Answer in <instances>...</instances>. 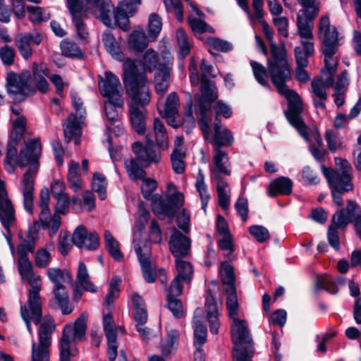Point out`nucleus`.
I'll use <instances>...</instances> for the list:
<instances>
[{
  "label": "nucleus",
  "mask_w": 361,
  "mask_h": 361,
  "mask_svg": "<svg viewBox=\"0 0 361 361\" xmlns=\"http://www.w3.org/2000/svg\"><path fill=\"white\" fill-rule=\"evenodd\" d=\"M39 225L37 221L29 227L27 232L22 231L18 233L20 243L17 246L18 261L17 267L21 279L23 282H27L31 286L29 290L28 297L35 295L36 298H41L39 291L42 288L41 276L36 274L33 270V265L27 255L32 253L35 245L39 240Z\"/></svg>",
  "instance_id": "1"
},
{
  "label": "nucleus",
  "mask_w": 361,
  "mask_h": 361,
  "mask_svg": "<svg viewBox=\"0 0 361 361\" xmlns=\"http://www.w3.org/2000/svg\"><path fill=\"white\" fill-rule=\"evenodd\" d=\"M123 82L129 98L128 105H149L151 94L146 74L139 73L135 61L130 59L123 63Z\"/></svg>",
  "instance_id": "2"
},
{
  "label": "nucleus",
  "mask_w": 361,
  "mask_h": 361,
  "mask_svg": "<svg viewBox=\"0 0 361 361\" xmlns=\"http://www.w3.org/2000/svg\"><path fill=\"white\" fill-rule=\"evenodd\" d=\"M141 180H142V194L145 200L151 202L154 214L161 219L166 216L173 219L177 210L183 205V194L175 191L173 194L167 195V200H165L161 195L153 193L157 188V182L154 179L145 177Z\"/></svg>",
  "instance_id": "3"
},
{
  "label": "nucleus",
  "mask_w": 361,
  "mask_h": 361,
  "mask_svg": "<svg viewBox=\"0 0 361 361\" xmlns=\"http://www.w3.org/2000/svg\"><path fill=\"white\" fill-rule=\"evenodd\" d=\"M301 6L296 16V25L300 37L302 39V51L311 56L314 51L313 38L314 20L321 9L319 0H295Z\"/></svg>",
  "instance_id": "4"
},
{
  "label": "nucleus",
  "mask_w": 361,
  "mask_h": 361,
  "mask_svg": "<svg viewBox=\"0 0 361 361\" xmlns=\"http://www.w3.org/2000/svg\"><path fill=\"white\" fill-rule=\"evenodd\" d=\"M335 164L337 167L336 170L324 166L322 167V170L331 188L334 203L341 208L343 199L341 195L353 189V169L350 164L346 159L336 157Z\"/></svg>",
  "instance_id": "5"
},
{
  "label": "nucleus",
  "mask_w": 361,
  "mask_h": 361,
  "mask_svg": "<svg viewBox=\"0 0 361 361\" xmlns=\"http://www.w3.org/2000/svg\"><path fill=\"white\" fill-rule=\"evenodd\" d=\"M317 37L322 42L326 68L331 72L336 71L338 60L334 57L339 43V34L336 27L331 24L328 14L322 16L319 22Z\"/></svg>",
  "instance_id": "6"
},
{
  "label": "nucleus",
  "mask_w": 361,
  "mask_h": 361,
  "mask_svg": "<svg viewBox=\"0 0 361 361\" xmlns=\"http://www.w3.org/2000/svg\"><path fill=\"white\" fill-rule=\"evenodd\" d=\"M270 51L267 68L271 82L278 91L286 87V82L291 79L290 66L285 47L271 44Z\"/></svg>",
  "instance_id": "7"
},
{
  "label": "nucleus",
  "mask_w": 361,
  "mask_h": 361,
  "mask_svg": "<svg viewBox=\"0 0 361 361\" xmlns=\"http://www.w3.org/2000/svg\"><path fill=\"white\" fill-rule=\"evenodd\" d=\"M87 317V313L83 312L73 324L65 326L59 344V361H71V357L76 355V351H71V343H78L85 338Z\"/></svg>",
  "instance_id": "8"
},
{
  "label": "nucleus",
  "mask_w": 361,
  "mask_h": 361,
  "mask_svg": "<svg viewBox=\"0 0 361 361\" xmlns=\"http://www.w3.org/2000/svg\"><path fill=\"white\" fill-rule=\"evenodd\" d=\"M283 96L288 101V111L286 117L289 123L305 140L308 139L307 126L305 124L300 114L302 111L303 105L300 95L294 90H290L288 86L277 91Z\"/></svg>",
  "instance_id": "9"
},
{
  "label": "nucleus",
  "mask_w": 361,
  "mask_h": 361,
  "mask_svg": "<svg viewBox=\"0 0 361 361\" xmlns=\"http://www.w3.org/2000/svg\"><path fill=\"white\" fill-rule=\"evenodd\" d=\"M56 326L51 317H45L40 323L38 330L39 342H33L31 350V361H49V348L51 335Z\"/></svg>",
  "instance_id": "10"
},
{
  "label": "nucleus",
  "mask_w": 361,
  "mask_h": 361,
  "mask_svg": "<svg viewBox=\"0 0 361 361\" xmlns=\"http://www.w3.org/2000/svg\"><path fill=\"white\" fill-rule=\"evenodd\" d=\"M87 3L97 6L99 11V18L107 27L117 25L124 31L129 30V13L118 8L114 12V6L110 0H87Z\"/></svg>",
  "instance_id": "11"
},
{
  "label": "nucleus",
  "mask_w": 361,
  "mask_h": 361,
  "mask_svg": "<svg viewBox=\"0 0 361 361\" xmlns=\"http://www.w3.org/2000/svg\"><path fill=\"white\" fill-rule=\"evenodd\" d=\"M6 91L9 95L15 97H21L20 100H24L25 98L33 95L36 90L31 85V75L28 71L21 73L8 72L6 75Z\"/></svg>",
  "instance_id": "12"
},
{
  "label": "nucleus",
  "mask_w": 361,
  "mask_h": 361,
  "mask_svg": "<svg viewBox=\"0 0 361 361\" xmlns=\"http://www.w3.org/2000/svg\"><path fill=\"white\" fill-rule=\"evenodd\" d=\"M105 78L99 79V87L105 100L123 107V88L119 78L110 71L105 72Z\"/></svg>",
  "instance_id": "13"
},
{
  "label": "nucleus",
  "mask_w": 361,
  "mask_h": 361,
  "mask_svg": "<svg viewBox=\"0 0 361 361\" xmlns=\"http://www.w3.org/2000/svg\"><path fill=\"white\" fill-rule=\"evenodd\" d=\"M85 1V4L79 0L67 1V6L72 16L73 23L77 29L79 37L81 39H86L88 36L83 20L87 18L88 13L94 12V10L97 8V6H92V4L87 3V0Z\"/></svg>",
  "instance_id": "14"
},
{
  "label": "nucleus",
  "mask_w": 361,
  "mask_h": 361,
  "mask_svg": "<svg viewBox=\"0 0 361 361\" xmlns=\"http://www.w3.org/2000/svg\"><path fill=\"white\" fill-rule=\"evenodd\" d=\"M232 341L235 345L233 351L237 349L247 350L249 355H254L253 341L247 322L243 319H234L231 324Z\"/></svg>",
  "instance_id": "15"
},
{
  "label": "nucleus",
  "mask_w": 361,
  "mask_h": 361,
  "mask_svg": "<svg viewBox=\"0 0 361 361\" xmlns=\"http://www.w3.org/2000/svg\"><path fill=\"white\" fill-rule=\"evenodd\" d=\"M132 150L136 159L146 167L152 164H158L161 159L162 150L156 147L149 138H147L145 145L140 142H134Z\"/></svg>",
  "instance_id": "16"
},
{
  "label": "nucleus",
  "mask_w": 361,
  "mask_h": 361,
  "mask_svg": "<svg viewBox=\"0 0 361 361\" xmlns=\"http://www.w3.org/2000/svg\"><path fill=\"white\" fill-rule=\"evenodd\" d=\"M336 71L331 72L325 67V71H323L322 74L325 75L328 74L324 80L319 78H314L311 83L312 92L314 94L312 102L314 106L317 109L324 110L326 108L325 101L327 100L328 96L326 93V88L330 87L334 84V74Z\"/></svg>",
  "instance_id": "17"
},
{
  "label": "nucleus",
  "mask_w": 361,
  "mask_h": 361,
  "mask_svg": "<svg viewBox=\"0 0 361 361\" xmlns=\"http://www.w3.org/2000/svg\"><path fill=\"white\" fill-rule=\"evenodd\" d=\"M37 170L36 164L30 166L21 180L20 190L23 196V207L25 211L30 214L33 213L35 179Z\"/></svg>",
  "instance_id": "18"
},
{
  "label": "nucleus",
  "mask_w": 361,
  "mask_h": 361,
  "mask_svg": "<svg viewBox=\"0 0 361 361\" xmlns=\"http://www.w3.org/2000/svg\"><path fill=\"white\" fill-rule=\"evenodd\" d=\"M135 250L140 262L142 276L147 283H153L156 280L157 273L151 265L149 257L151 248L148 242L142 243L136 238H134Z\"/></svg>",
  "instance_id": "19"
},
{
  "label": "nucleus",
  "mask_w": 361,
  "mask_h": 361,
  "mask_svg": "<svg viewBox=\"0 0 361 361\" xmlns=\"http://www.w3.org/2000/svg\"><path fill=\"white\" fill-rule=\"evenodd\" d=\"M42 299L36 298L35 295H31L28 297L27 302L20 307V314L26 324L28 332L32 334L30 322L32 321L36 324H39L42 319Z\"/></svg>",
  "instance_id": "20"
},
{
  "label": "nucleus",
  "mask_w": 361,
  "mask_h": 361,
  "mask_svg": "<svg viewBox=\"0 0 361 361\" xmlns=\"http://www.w3.org/2000/svg\"><path fill=\"white\" fill-rule=\"evenodd\" d=\"M194 99L195 102V109L198 119V123L204 137L207 139L210 134L209 122L211 120V105L215 100L201 97L200 94H198L195 95Z\"/></svg>",
  "instance_id": "21"
},
{
  "label": "nucleus",
  "mask_w": 361,
  "mask_h": 361,
  "mask_svg": "<svg viewBox=\"0 0 361 361\" xmlns=\"http://www.w3.org/2000/svg\"><path fill=\"white\" fill-rule=\"evenodd\" d=\"M42 146L38 138L25 141L24 147L20 151L18 164L20 166L36 164L39 167L38 159L41 155Z\"/></svg>",
  "instance_id": "22"
},
{
  "label": "nucleus",
  "mask_w": 361,
  "mask_h": 361,
  "mask_svg": "<svg viewBox=\"0 0 361 361\" xmlns=\"http://www.w3.org/2000/svg\"><path fill=\"white\" fill-rule=\"evenodd\" d=\"M210 173L212 179L231 176V163L229 157L226 152L219 149H214Z\"/></svg>",
  "instance_id": "23"
},
{
  "label": "nucleus",
  "mask_w": 361,
  "mask_h": 361,
  "mask_svg": "<svg viewBox=\"0 0 361 361\" xmlns=\"http://www.w3.org/2000/svg\"><path fill=\"white\" fill-rule=\"evenodd\" d=\"M15 220V210L11 201L8 197L4 181L0 179V221L8 231L9 226Z\"/></svg>",
  "instance_id": "24"
},
{
  "label": "nucleus",
  "mask_w": 361,
  "mask_h": 361,
  "mask_svg": "<svg viewBox=\"0 0 361 361\" xmlns=\"http://www.w3.org/2000/svg\"><path fill=\"white\" fill-rule=\"evenodd\" d=\"M72 242L78 247L96 250L99 245V237L96 233H87L85 227L80 225L73 233Z\"/></svg>",
  "instance_id": "25"
},
{
  "label": "nucleus",
  "mask_w": 361,
  "mask_h": 361,
  "mask_svg": "<svg viewBox=\"0 0 361 361\" xmlns=\"http://www.w3.org/2000/svg\"><path fill=\"white\" fill-rule=\"evenodd\" d=\"M179 98L178 94L173 92L169 94L166 99L163 110L159 109L160 115L167 120L169 125L173 128H178L179 124L176 119L179 116Z\"/></svg>",
  "instance_id": "26"
},
{
  "label": "nucleus",
  "mask_w": 361,
  "mask_h": 361,
  "mask_svg": "<svg viewBox=\"0 0 361 361\" xmlns=\"http://www.w3.org/2000/svg\"><path fill=\"white\" fill-rule=\"evenodd\" d=\"M201 97L209 98L210 100H216L218 98L217 88L208 80L212 76L213 66L209 64L205 59L201 61Z\"/></svg>",
  "instance_id": "27"
},
{
  "label": "nucleus",
  "mask_w": 361,
  "mask_h": 361,
  "mask_svg": "<svg viewBox=\"0 0 361 361\" xmlns=\"http://www.w3.org/2000/svg\"><path fill=\"white\" fill-rule=\"evenodd\" d=\"M172 59L164 63H159L154 75V87L157 94L163 96L169 86L170 72L172 68Z\"/></svg>",
  "instance_id": "28"
},
{
  "label": "nucleus",
  "mask_w": 361,
  "mask_h": 361,
  "mask_svg": "<svg viewBox=\"0 0 361 361\" xmlns=\"http://www.w3.org/2000/svg\"><path fill=\"white\" fill-rule=\"evenodd\" d=\"M357 207V204L355 202L348 200L346 209L341 207L333 215L330 226L337 229L344 228L350 221H355V212Z\"/></svg>",
  "instance_id": "29"
},
{
  "label": "nucleus",
  "mask_w": 361,
  "mask_h": 361,
  "mask_svg": "<svg viewBox=\"0 0 361 361\" xmlns=\"http://www.w3.org/2000/svg\"><path fill=\"white\" fill-rule=\"evenodd\" d=\"M169 244L170 250L176 258L188 255L190 249V240L176 229H174Z\"/></svg>",
  "instance_id": "30"
},
{
  "label": "nucleus",
  "mask_w": 361,
  "mask_h": 361,
  "mask_svg": "<svg viewBox=\"0 0 361 361\" xmlns=\"http://www.w3.org/2000/svg\"><path fill=\"white\" fill-rule=\"evenodd\" d=\"M147 106L128 105L131 125L139 135H144L146 131Z\"/></svg>",
  "instance_id": "31"
},
{
  "label": "nucleus",
  "mask_w": 361,
  "mask_h": 361,
  "mask_svg": "<svg viewBox=\"0 0 361 361\" xmlns=\"http://www.w3.org/2000/svg\"><path fill=\"white\" fill-rule=\"evenodd\" d=\"M42 228L47 231L49 237L55 236L61 226V218L58 214H51L50 209L40 211L39 220H36Z\"/></svg>",
  "instance_id": "32"
},
{
  "label": "nucleus",
  "mask_w": 361,
  "mask_h": 361,
  "mask_svg": "<svg viewBox=\"0 0 361 361\" xmlns=\"http://www.w3.org/2000/svg\"><path fill=\"white\" fill-rule=\"evenodd\" d=\"M204 309L209 323L210 331L217 334L220 326L219 317L221 313L214 297L210 293L206 297Z\"/></svg>",
  "instance_id": "33"
},
{
  "label": "nucleus",
  "mask_w": 361,
  "mask_h": 361,
  "mask_svg": "<svg viewBox=\"0 0 361 361\" xmlns=\"http://www.w3.org/2000/svg\"><path fill=\"white\" fill-rule=\"evenodd\" d=\"M293 189L292 180L285 176L279 177L272 180L269 187V195L275 197L277 195H290Z\"/></svg>",
  "instance_id": "34"
},
{
  "label": "nucleus",
  "mask_w": 361,
  "mask_h": 361,
  "mask_svg": "<svg viewBox=\"0 0 361 361\" xmlns=\"http://www.w3.org/2000/svg\"><path fill=\"white\" fill-rule=\"evenodd\" d=\"M233 142L231 132L226 128H222L219 123H214V135L212 143L214 149H221L223 146H230Z\"/></svg>",
  "instance_id": "35"
},
{
  "label": "nucleus",
  "mask_w": 361,
  "mask_h": 361,
  "mask_svg": "<svg viewBox=\"0 0 361 361\" xmlns=\"http://www.w3.org/2000/svg\"><path fill=\"white\" fill-rule=\"evenodd\" d=\"M216 185V192L219 206L224 210L227 209L231 201V188L225 178L213 179Z\"/></svg>",
  "instance_id": "36"
},
{
  "label": "nucleus",
  "mask_w": 361,
  "mask_h": 361,
  "mask_svg": "<svg viewBox=\"0 0 361 361\" xmlns=\"http://www.w3.org/2000/svg\"><path fill=\"white\" fill-rule=\"evenodd\" d=\"M345 283V280L342 276L333 277L324 275L317 278L316 286L318 288L324 289L331 294H336L338 292L337 285H343Z\"/></svg>",
  "instance_id": "37"
},
{
  "label": "nucleus",
  "mask_w": 361,
  "mask_h": 361,
  "mask_svg": "<svg viewBox=\"0 0 361 361\" xmlns=\"http://www.w3.org/2000/svg\"><path fill=\"white\" fill-rule=\"evenodd\" d=\"M153 133L156 145L162 151L169 148V136L164 123L156 118L153 123Z\"/></svg>",
  "instance_id": "38"
},
{
  "label": "nucleus",
  "mask_w": 361,
  "mask_h": 361,
  "mask_svg": "<svg viewBox=\"0 0 361 361\" xmlns=\"http://www.w3.org/2000/svg\"><path fill=\"white\" fill-rule=\"evenodd\" d=\"M54 300L64 315L73 312V307L69 304V298L65 285L54 286Z\"/></svg>",
  "instance_id": "39"
},
{
  "label": "nucleus",
  "mask_w": 361,
  "mask_h": 361,
  "mask_svg": "<svg viewBox=\"0 0 361 361\" xmlns=\"http://www.w3.org/2000/svg\"><path fill=\"white\" fill-rule=\"evenodd\" d=\"M137 62L142 68L145 73V72L152 73L156 68L157 69L160 63L157 53L152 49H147Z\"/></svg>",
  "instance_id": "40"
},
{
  "label": "nucleus",
  "mask_w": 361,
  "mask_h": 361,
  "mask_svg": "<svg viewBox=\"0 0 361 361\" xmlns=\"http://www.w3.org/2000/svg\"><path fill=\"white\" fill-rule=\"evenodd\" d=\"M179 338V331L176 329H169L165 339L161 344V353L162 357H170L176 349V344Z\"/></svg>",
  "instance_id": "41"
},
{
  "label": "nucleus",
  "mask_w": 361,
  "mask_h": 361,
  "mask_svg": "<svg viewBox=\"0 0 361 361\" xmlns=\"http://www.w3.org/2000/svg\"><path fill=\"white\" fill-rule=\"evenodd\" d=\"M47 275L49 281L54 284V286L71 283L72 281V276L66 269L56 267L49 268L47 270Z\"/></svg>",
  "instance_id": "42"
},
{
  "label": "nucleus",
  "mask_w": 361,
  "mask_h": 361,
  "mask_svg": "<svg viewBox=\"0 0 361 361\" xmlns=\"http://www.w3.org/2000/svg\"><path fill=\"white\" fill-rule=\"evenodd\" d=\"M76 281L78 286L86 291L95 293L97 290V287L90 281L87 269L83 262L79 263Z\"/></svg>",
  "instance_id": "43"
},
{
  "label": "nucleus",
  "mask_w": 361,
  "mask_h": 361,
  "mask_svg": "<svg viewBox=\"0 0 361 361\" xmlns=\"http://www.w3.org/2000/svg\"><path fill=\"white\" fill-rule=\"evenodd\" d=\"M148 39L142 29L134 30L130 35L128 43L130 47L136 51H142L148 46Z\"/></svg>",
  "instance_id": "44"
},
{
  "label": "nucleus",
  "mask_w": 361,
  "mask_h": 361,
  "mask_svg": "<svg viewBox=\"0 0 361 361\" xmlns=\"http://www.w3.org/2000/svg\"><path fill=\"white\" fill-rule=\"evenodd\" d=\"M138 161L136 157L125 160V167L128 176L133 181L143 179L146 176L145 171L142 166L139 165Z\"/></svg>",
  "instance_id": "45"
},
{
  "label": "nucleus",
  "mask_w": 361,
  "mask_h": 361,
  "mask_svg": "<svg viewBox=\"0 0 361 361\" xmlns=\"http://www.w3.org/2000/svg\"><path fill=\"white\" fill-rule=\"evenodd\" d=\"M195 188L201 199L202 208L204 209V211H206L207 203L210 200V194L204 182V173L201 169H199L198 171L197 179L195 181Z\"/></svg>",
  "instance_id": "46"
},
{
  "label": "nucleus",
  "mask_w": 361,
  "mask_h": 361,
  "mask_svg": "<svg viewBox=\"0 0 361 361\" xmlns=\"http://www.w3.org/2000/svg\"><path fill=\"white\" fill-rule=\"evenodd\" d=\"M104 240L106 247L110 255L116 261L123 260V255L121 252L119 243L108 230L104 231Z\"/></svg>",
  "instance_id": "47"
},
{
  "label": "nucleus",
  "mask_w": 361,
  "mask_h": 361,
  "mask_svg": "<svg viewBox=\"0 0 361 361\" xmlns=\"http://www.w3.org/2000/svg\"><path fill=\"white\" fill-rule=\"evenodd\" d=\"M220 275L222 283L228 286L226 288V292L231 290L232 287H235L234 269L227 261L221 262Z\"/></svg>",
  "instance_id": "48"
},
{
  "label": "nucleus",
  "mask_w": 361,
  "mask_h": 361,
  "mask_svg": "<svg viewBox=\"0 0 361 361\" xmlns=\"http://www.w3.org/2000/svg\"><path fill=\"white\" fill-rule=\"evenodd\" d=\"M15 44L25 59H28L32 56L30 37L25 34H19L15 38Z\"/></svg>",
  "instance_id": "49"
},
{
  "label": "nucleus",
  "mask_w": 361,
  "mask_h": 361,
  "mask_svg": "<svg viewBox=\"0 0 361 361\" xmlns=\"http://www.w3.org/2000/svg\"><path fill=\"white\" fill-rule=\"evenodd\" d=\"M176 267L178 271L176 277L180 278L185 283L190 282L193 274V268L188 261L176 258Z\"/></svg>",
  "instance_id": "50"
},
{
  "label": "nucleus",
  "mask_w": 361,
  "mask_h": 361,
  "mask_svg": "<svg viewBox=\"0 0 361 361\" xmlns=\"http://www.w3.org/2000/svg\"><path fill=\"white\" fill-rule=\"evenodd\" d=\"M79 164L75 161H71L68 168V181L71 188L78 192L81 188V179L78 172Z\"/></svg>",
  "instance_id": "51"
},
{
  "label": "nucleus",
  "mask_w": 361,
  "mask_h": 361,
  "mask_svg": "<svg viewBox=\"0 0 361 361\" xmlns=\"http://www.w3.org/2000/svg\"><path fill=\"white\" fill-rule=\"evenodd\" d=\"M226 293L228 295L226 305L228 316L232 320L238 319L237 316L239 312V304L235 287H232L231 290Z\"/></svg>",
  "instance_id": "52"
},
{
  "label": "nucleus",
  "mask_w": 361,
  "mask_h": 361,
  "mask_svg": "<svg viewBox=\"0 0 361 361\" xmlns=\"http://www.w3.org/2000/svg\"><path fill=\"white\" fill-rule=\"evenodd\" d=\"M92 190L98 194L100 200H104L106 197L107 183L104 175L95 173L92 178Z\"/></svg>",
  "instance_id": "53"
},
{
  "label": "nucleus",
  "mask_w": 361,
  "mask_h": 361,
  "mask_svg": "<svg viewBox=\"0 0 361 361\" xmlns=\"http://www.w3.org/2000/svg\"><path fill=\"white\" fill-rule=\"evenodd\" d=\"M176 39L180 49V54L184 58L188 55L190 51L192 41L182 29L177 30Z\"/></svg>",
  "instance_id": "54"
},
{
  "label": "nucleus",
  "mask_w": 361,
  "mask_h": 361,
  "mask_svg": "<svg viewBox=\"0 0 361 361\" xmlns=\"http://www.w3.org/2000/svg\"><path fill=\"white\" fill-rule=\"evenodd\" d=\"M193 323L195 345L202 346L207 341V327L198 320H194Z\"/></svg>",
  "instance_id": "55"
},
{
  "label": "nucleus",
  "mask_w": 361,
  "mask_h": 361,
  "mask_svg": "<svg viewBox=\"0 0 361 361\" xmlns=\"http://www.w3.org/2000/svg\"><path fill=\"white\" fill-rule=\"evenodd\" d=\"M162 27V23L161 18L155 14L152 13L149 17L148 23V31L149 37L152 40H155L159 35Z\"/></svg>",
  "instance_id": "56"
},
{
  "label": "nucleus",
  "mask_w": 361,
  "mask_h": 361,
  "mask_svg": "<svg viewBox=\"0 0 361 361\" xmlns=\"http://www.w3.org/2000/svg\"><path fill=\"white\" fill-rule=\"evenodd\" d=\"M102 41L106 49L113 56H117L120 54V47L115 37L109 32H104L102 34Z\"/></svg>",
  "instance_id": "57"
},
{
  "label": "nucleus",
  "mask_w": 361,
  "mask_h": 361,
  "mask_svg": "<svg viewBox=\"0 0 361 361\" xmlns=\"http://www.w3.org/2000/svg\"><path fill=\"white\" fill-rule=\"evenodd\" d=\"M250 66L252 67V73L255 80L262 85L267 86V71L266 68L261 63L251 61Z\"/></svg>",
  "instance_id": "58"
},
{
  "label": "nucleus",
  "mask_w": 361,
  "mask_h": 361,
  "mask_svg": "<svg viewBox=\"0 0 361 361\" xmlns=\"http://www.w3.org/2000/svg\"><path fill=\"white\" fill-rule=\"evenodd\" d=\"M121 280L119 279L113 278L109 283V293L106 296L104 304L110 307L114 301L119 296V284Z\"/></svg>",
  "instance_id": "59"
},
{
  "label": "nucleus",
  "mask_w": 361,
  "mask_h": 361,
  "mask_svg": "<svg viewBox=\"0 0 361 361\" xmlns=\"http://www.w3.org/2000/svg\"><path fill=\"white\" fill-rule=\"evenodd\" d=\"M263 0H252V6L254 12L252 13L250 11V15L247 16L252 25H255L258 21H262L264 16Z\"/></svg>",
  "instance_id": "60"
},
{
  "label": "nucleus",
  "mask_w": 361,
  "mask_h": 361,
  "mask_svg": "<svg viewBox=\"0 0 361 361\" xmlns=\"http://www.w3.org/2000/svg\"><path fill=\"white\" fill-rule=\"evenodd\" d=\"M51 260V255L48 250L45 248H40L37 250L35 257V262L37 267H47L50 264Z\"/></svg>",
  "instance_id": "61"
},
{
  "label": "nucleus",
  "mask_w": 361,
  "mask_h": 361,
  "mask_svg": "<svg viewBox=\"0 0 361 361\" xmlns=\"http://www.w3.org/2000/svg\"><path fill=\"white\" fill-rule=\"evenodd\" d=\"M62 53L68 57H80L82 51L79 47L73 42L65 41L61 44Z\"/></svg>",
  "instance_id": "62"
},
{
  "label": "nucleus",
  "mask_w": 361,
  "mask_h": 361,
  "mask_svg": "<svg viewBox=\"0 0 361 361\" xmlns=\"http://www.w3.org/2000/svg\"><path fill=\"white\" fill-rule=\"evenodd\" d=\"M184 157L185 154L183 152L176 151L171 153V165L175 173L180 174L185 171Z\"/></svg>",
  "instance_id": "63"
},
{
  "label": "nucleus",
  "mask_w": 361,
  "mask_h": 361,
  "mask_svg": "<svg viewBox=\"0 0 361 361\" xmlns=\"http://www.w3.org/2000/svg\"><path fill=\"white\" fill-rule=\"evenodd\" d=\"M249 232L259 243H264L269 239L268 230L262 226H252L249 228Z\"/></svg>",
  "instance_id": "64"
}]
</instances>
